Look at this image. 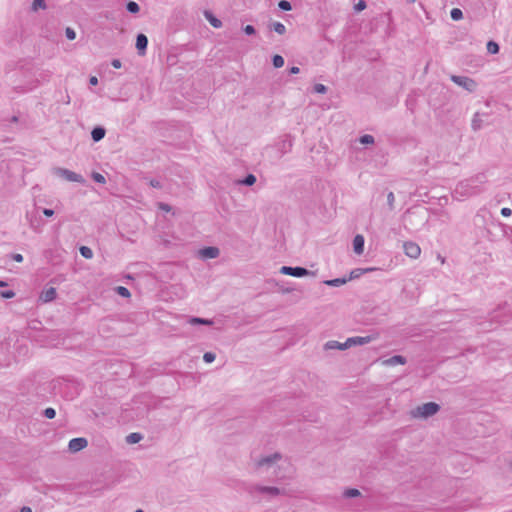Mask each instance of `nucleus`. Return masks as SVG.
<instances>
[{
  "label": "nucleus",
  "instance_id": "obj_1",
  "mask_svg": "<svg viewBox=\"0 0 512 512\" xmlns=\"http://www.w3.org/2000/svg\"><path fill=\"white\" fill-rule=\"evenodd\" d=\"M473 182L484 184L486 182V176L484 174H478L459 182L454 189V197L458 200H462L463 198L480 193L479 185H474Z\"/></svg>",
  "mask_w": 512,
  "mask_h": 512
},
{
  "label": "nucleus",
  "instance_id": "obj_2",
  "mask_svg": "<svg viewBox=\"0 0 512 512\" xmlns=\"http://www.w3.org/2000/svg\"><path fill=\"white\" fill-rule=\"evenodd\" d=\"M282 455L278 452H275L270 455L262 456L255 460L254 466L258 473H261L263 469L274 468V473L278 479L284 478V476H280L276 472V466L279 468L278 463L282 460Z\"/></svg>",
  "mask_w": 512,
  "mask_h": 512
},
{
  "label": "nucleus",
  "instance_id": "obj_3",
  "mask_svg": "<svg viewBox=\"0 0 512 512\" xmlns=\"http://www.w3.org/2000/svg\"><path fill=\"white\" fill-rule=\"evenodd\" d=\"M246 491L251 496L265 495L269 498L285 494V490L283 489H280L275 486H264L260 484H250L249 486H247Z\"/></svg>",
  "mask_w": 512,
  "mask_h": 512
},
{
  "label": "nucleus",
  "instance_id": "obj_4",
  "mask_svg": "<svg viewBox=\"0 0 512 512\" xmlns=\"http://www.w3.org/2000/svg\"><path fill=\"white\" fill-rule=\"evenodd\" d=\"M440 410V406L435 402H427L412 411V416L415 418L426 419L435 415Z\"/></svg>",
  "mask_w": 512,
  "mask_h": 512
},
{
  "label": "nucleus",
  "instance_id": "obj_5",
  "mask_svg": "<svg viewBox=\"0 0 512 512\" xmlns=\"http://www.w3.org/2000/svg\"><path fill=\"white\" fill-rule=\"evenodd\" d=\"M280 273L281 274H284V275H289V276H293V277H305V276H315L316 273L314 271H310L304 267H300V266H296V267H291V266H282L280 268Z\"/></svg>",
  "mask_w": 512,
  "mask_h": 512
},
{
  "label": "nucleus",
  "instance_id": "obj_6",
  "mask_svg": "<svg viewBox=\"0 0 512 512\" xmlns=\"http://www.w3.org/2000/svg\"><path fill=\"white\" fill-rule=\"evenodd\" d=\"M53 174L65 179L69 182H77V183H84L85 180L82 175L77 174L71 170H68L66 168H60L56 167L53 169Z\"/></svg>",
  "mask_w": 512,
  "mask_h": 512
},
{
  "label": "nucleus",
  "instance_id": "obj_7",
  "mask_svg": "<svg viewBox=\"0 0 512 512\" xmlns=\"http://www.w3.org/2000/svg\"><path fill=\"white\" fill-rule=\"evenodd\" d=\"M450 79L452 82L467 90L468 92H474L476 90L477 83L469 77L452 75Z\"/></svg>",
  "mask_w": 512,
  "mask_h": 512
},
{
  "label": "nucleus",
  "instance_id": "obj_8",
  "mask_svg": "<svg viewBox=\"0 0 512 512\" xmlns=\"http://www.w3.org/2000/svg\"><path fill=\"white\" fill-rule=\"evenodd\" d=\"M404 253L406 256L417 259L421 254V248L420 246L413 242V241H407L403 244Z\"/></svg>",
  "mask_w": 512,
  "mask_h": 512
},
{
  "label": "nucleus",
  "instance_id": "obj_9",
  "mask_svg": "<svg viewBox=\"0 0 512 512\" xmlns=\"http://www.w3.org/2000/svg\"><path fill=\"white\" fill-rule=\"evenodd\" d=\"M88 445V441L86 438L78 437L73 438L69 441L68 448L69 451L72 453H76L78 451H81L82 449L86 448Z\"/></svg>",
  "mask_w": 512,
  "mask_h": 512
},
{
  "label": "nucleus",
  "instance_id": "obj_10",
  "mask_svg": "<svg viewBox=\"0 0 512 512\" xmlns=\"http://www.w3.org/2000/svg\"><path fill=\"white\" fill-rule=\"evenodd\" d=\"M374 339V337L372 336H356V337H350L346 340V347H353V346H357V345H365V344H368L370 343L372 340Z\"/></svg>",
  "mask_w": 512,
  "mask_h": 512
},
{
  "label": "nucleus",
  "instance_id": "obj_11",
  "mask_svg": "<svg viewBox=\"0 0 512 512\" xmlns=\"http://www.w3.org/2000/svg\"><path fill=\"white\" fill-rule=\"evenodd\" d=\"M220 254V250L217 247H205L199 250V255L203 259H214Z\"/></svg>",
  "mask_w": 512,
  "mask_h": 512
},
{
  "label": "nucleus",
  "instance_id": "obj_12",
  "mask_svg": "<svg viewBox=\"0 0 512 512\" xmlns=\"http://www.w3.org/2000/svg\"><path fill=\"white\" fill-rule=\"evenodd\" d=\"M148 45V38L146 35L140 33L136 37V48L139 55H144Z\"/></svg>",
  "mask_w": 512,
  "mask_h": 512
},
{
  "label": "nucleus",
  "instance_id": "obj_13",
  "mask_svg": "<svg viewBox=\"0 0 512 512\" xmlns=\"http://www.w3.org/2000/svg\"><path fill=\"white\" fill-rule=\"evenodd\" d=\"M57 292L53 287L47 288L40 294V300L44 303L53 301L56 298Z\"/></svg>",
  "mask_w": 512,
  "mask_h": 512
},
{
  "label": "nucleus",
  "instance_id": "obj_14",
  "mask_svg": "<svg viewBox=\"0 0 512 512\" xmlns=\"http://www.w3.org/2000/svg\"><path fill=\"white\" fill-rule=\"evenodd\" d=\"M365 239L362 235L357 234L353 239V249L358 255H361L364 251Z\"/></svg>",
  "mask_w": 512,
  "mask_h": 512
},
{
  "label": "nucleus",
  "instance_id": "obj_15",
  "mask_svg": "<svg viewBox=\"0 0 512 512\" xmlns=\"http://www.w3.org/2000/svg\"><path fill=\"white\" fill-rule=\"evenodd\" d=\"M405 363L406 358L401 355H395L383 361L386 366L404 365Z\"/></svg>",
  "mask_w": 512,
  "mask_h": 512
},
{
  "label": "nucleus",
  "instance_id": "obj_16",
  "mask_svg": "<svg viewBox=\"0 0 512 512\" xmlns=\"http://www.w3.org/2000/svg\"><path fill=\"white\" fill-rule=\"evenodd\" d=\"M324 348H325V350H334V349L345 350V349H348L349 347H346V341L341 343V342H338L335 340H331V341H328L325 343Z\"/></svg>",
  "mask_w": 512,
  "mask_h": 512
},
{
  "label": "nucleus",
  "instance_id": "obj_17",
  "mask_svg": "<svg viewBox=\"0 0 512 512\" xmlns=\"http://www.w3.org/2000/svg\"><path fill=\"white\" fill-rule=\"evenodd\" d=\"M105 133H106V131L103 127H95V128H93V130L91 132V137H92L93 141L99 142L100 140H102L105 137Z\"/></svg>",
  "mask_w": 512,
  "mask_h": 512
},
{
  "label": "nucleus",
  "instance_id": "obj_18",
  "mask_svg": "<svg viewBox=\"0 0 512 512\" xmlns=\"http://www.w3.org/2000/svg\"><path fill=\"white\" fill-rule=\"evenodd\" d=\"M204 16L206 20L214 27L220 28L222 26V22L216 18L210 11H205Z\"/></svg>",
  "mask_w": 512,
  "mask_h": 512
},
{
  "label": "nucleus",
  "instance_id": "obj_19",
  "mask_svg": "<svg viewBox=\"0 0 512 512\" xmlns=\"http://www.w3.org/2000/svg\"><path fill=\"white\" fill-rule=\"evenodd\" d=\"M348 280L349 279L342 277V278H335V279H331V280H325L323 283L325 285L332 286V287H340V286L346 284Z\"/></svg>",
  "mask_w": 512,
  "mask_h": 512
},
{
  "label": "nucleus",
  "instance_id": "obj_20",
  "mask_svg": "<svg viewBox=\"0 0 512 512\" xmlns=\"http://www.w3.org/2000/svg\"><path fill=\"white\" fill-rule=\"evenodd\" d=\"M482 119L479 113H475L472 119L471 127L474 131L480 130L482 128Z\"/></svg>",
  "mask_w": 512,
  "mask_h": 512
},
{
  "label": "nucleus",
  "instance_id": "obj_21",
  "mask_svg": "<svg viewBox=\"0 0 512 512\" xmlns=\"http://www.w3.org/2000/svg\"><path fill=\"white\" fill-rule=\"evenodd\" d=\"M142 439H143L142 434L134 432V433H130L126 437V442L129 444H136V443L140 442Z\"/></svg>",
  "mask_w": 512,
  "mask_h": 512
},
{
  "label": "nucleus",
  "instance_id": "obj_22",
  "mask_svg": "<svg viewBox=\"0 0 512 512\" xmlns=\"http://www.w3.org/2000/svg\"><path fill=\"white\" fill-rule=\"evenodd\" d=\"M270 29L278 33L279 35H283L286 32V27L281 22H273L270 25Z\"/></svg>",
  "mask_w": 512,
  "mask_h": 512
},
{
  "label": "nucleus",
  "instance_id": "obj_23",
  "mask_svg": "<svg viewBox=\"0 0 512 512\" xmlns=\"http://www.w3.org/2000/svg\"><path fill=\"white\" fill-rule=\"evenodd\" d=\"M256 182V176L253 174H248L243 180L239 181L240 184L246 186H252Z\"/></svg>",
  "mask_w": 512,
  "mask_h": 512
},
{
  "label": "nucleus",
  "instance_id": "obj_24",
  "mask_svg": "<svg viewBox=\"0 0 512 512\" xmlns=\"http://www.w3.org/2000/svg\"><path fill=\"white\" fill-rule=\"evenodd\" d=\"M126 9L128 12H130L132 14H136L139 12L140 7H139L138 3L134 2V1H129L126 5Z\"/></svg>",
  "mask_w": 512,
  "mask_h": 512
},
{
  "label": "nucleus",
  "instance_id": "obj_25",
  "mask_svg": "<svg viewBox=\"0 0 512 512\" xmlns=\"http://www.w3.org/2000/svg\"><path fill=\"white\" fill-rule=\"evenodd\" d=\"M79 251L80 254L86 259H91L93 257L92 249L87 246H81Z\"/></svg>",
  "mask_w": 512,
  "mask_h": 512
},
{
  "label": "nucleus",
  "instance_id": "obj_26",
  "mask_svg": "<svg viewBox=\"0 0 512 512\" xmlns=\"http://www.w3.org/2000/svg\"><path fill=\"white\" fill-rule=\"evenodd\" d=\"M360 495H361L360 491L355 488H349L344 491V497H346V498H355Z\"/></svg>",
  "mask_w": 512,
  "mask_h": 512
},
{
  "label": "nucleus",
  "instance_id": "obj_27",
  "mask_svg": "<svg viewBox=\"0 0 512 512\" xmlns=\"http://www.w3.org/2000/svg\"><path fill=\"white\" fill-rule=\"evenodd\" d=\"M450 16L454 21H459L463 18V12L459 8H453L450 12Z\"/></svg>",
  "mask_w": 512,
  "mask_h": 512
},
{
  "label": "nucleus",
  "instance_id": "obj_28",
  "mask_svg": "<svg viewBox=\"0 0 512 512\" xmlns=\"http://www.w3.org/2000/svg\"><path fill=\"white\" fill-rule=\"evenodd\" d=\"M359 142L361 144H364V145H369V144H373L375 142L374 140V137L370 134H365V135H362L360 138H359Z\"/></svg>",
  "mask_w": 512,
  "mask_h": 512
},
{
  "label": "nucleus",
  "instance_id": "obj_29",
  "mask_svg": "<svg viewBox=\"0 0 512 512\" xmlns=\"http://www.w3.org/2000/svg\"><path fill=\"white\" fill-rule=\"evenodd\" d=\"M115 291L117 292L118 295L125 297V298H128L131 296L130 291L124 286H117L115 288Z\"/></svg>",
  "mask_w": 512,
  "mask_h": 512
},
{
  "label": "nucleus",
  "instance_id": "obj_30",
  "mask_svg": "<svg viewBox=\"0 0 512 512\" xmlns=\"http://www.w3.org/2000/svg\"><path fill=\"white\" fill-rule=\"evenodd\" d=\"M487 50L491 54H496L499 51V45L494 41H489L487 43Z\"/></svg>",
  "mask_w": 512,
  "mask_h": 512
},
{
  "label": "nucleus",
  "instance_id": "obj_31",
  "mask_svg": "<svg viewBox=\"0 0 512 512\" xmlns=\"http://www.w3.org/2000/svg\"><path fill=\"white\" fill-rule=\"evenodd\" d=\"M272 62L275 68H281L284 65V58L281 55H275Z\"/></svg>",
  "mask_w": 512,
  "mask_h": 512
},
{
  "label": "nucleus",
  "instance_id": "obj_32",
  "mask_svg": "<svg viewBox=\"0 0 512 512\" xmlns=\"http://www.w3.org/2000/svg\"><path fill=\"white\" fill-rule=\"evenodd\" d=\"M39 8L40 9H45L46 8L45 0H33L32 9L36 11Z\"/></svg>",
  "mask_w": 512,
  "mask_h": 512
},
{
  "label": "nucleus",
  "instance_id": "obj_33",
  "mask_svg": "<svg viewBox=\"0 0 512 512\" xmlns=\"http://www.w3.org/2000/svg\"><path fill=\"white\" fill-rule=\"evenodd\" d=\"M43 415L47 419H53L56 416V411L54 408L48 407L43 411Z\"/></svg>",
  "mask_w": 512,
  "mask_h": 512
},
{
  "label": "nucleus",
  "instance_id": "obj_34",
  "mask_svg": "<svg viewBox=\"0 0 512 512\" xmlns=\"http://www.w3.org/2000/svg\"><path fill=\"white\" fill-rule=\"evenodd\" d=\"M278 7L284 11H290L292 9L291 3L286 0H281L278 3Z\"/></svg>",
  "mask_w": 512,
  "mask_h": 512
},
{
  "label": "nucleus",
  "instance_id": "obj_35",
  "mask_svg": "<svg viewBox=\"0 0 512 512\" xmlns=\"http://www.w3.org/2000/svg\"><path fill=\"white\" fill-rule=\"evenodd\" d=\"M92 178L97 183H100V184L106 183L105 177L102 174L98 173V172H94L92 174Z\"/></svg>",
  "mask_w": 512,
  "mask_h": 512
},
{
  "label": "nucleus",
  "instance_id": "obj_36",
  "mask_svg": "<svg viewBox=\"0 0 512 512\" xmlns=\"http://www.w3.org/2000/svg\"><path fill=\"white\" fill-rule=\"evenodd\" d=\"M215 358H216V355L212 352H206L203 355V360L206 363H212L215 360Z\"/></svg>",
  "mask_w": 512,
  "mask_h": 512
},
{
  "label": "nucleus",
  "instance_id": "obj_37",
  "mask_svg": "<svg viewBox=\"0 0 512 512\" xmlns=\"http://www.w3.org/2000/svg\"><path fill=\"white\" fill-rule=\"evenodd\" d=\"M394 201H395L394 193L393 192H389L387 194V203H388V206H389L390 210L394 209Z\"/></svg>",
  "mask_w": 512,
  "mask_h": 512
},
{
  "label": "nucleus",
  "instance_id": "obj_38",
  "mask_svg": "<svg viewBox=\"0 0 512 512\" xmlns=\"http://www.w3.org/2000/svg\"><path fill=\"white\" fill-rule=\"evenodd\" d=\"M313 89L316 93L320 94H324L327 92V87L323 84H315Z\"/></svg>",
  "mask_w": 512,
  "mask_h": 512
},
{
  "label": "nucleus",
  "instance_id": "obj_39",
  "mask_svg": "<svg viewBox=\"0 0 512 512\" xmlns=\"http://www.w3.org/2000/svg\"><path fill=\"white\" fill-rule=\"evenodd\" d=\"M65 35H66L67 39H69V40H74L76 38L75 31L70 27L66 28Z\"/></svg>",
  "mask_w": 512,
  "mask_h": 512
},
{
  "label": "nucleus",
  "instance_id": "obj_40",
  "mask_svg": "<svg viewBox=\"0 0 512 512\" xmlns=\"http://www.w3.org/2000/svg\"><path fill=\"white\" fill-rule=\"evenodd\" d=\"M188 323L191 325H198V324L203 325L204 321H203V318L191 317L188 319Z\"/></svg>",
  "mask_w": 512,
  "mask_h": 512
},
{
  "label": "nucleus",
  "instance_id": "obj_41",
  "mask_svg": "<svg viewBox=\"0 0 512 512\" xmlns=\"http://www.w3.org/2000/svg\"><path fill=\"white\" fill-rule=\"evenodd\" d=\"M1 296L5 299H11L15 296V293L12 290H7L4 292H1Z\"/></svg>",
  "mask_w": 512,
  "mask_h": 512
},
{
  "label": "nucleus",
  "instance_id": "obj_42",
  "mask_svg": "<svg viewBox=\"0 0 512 512\" xmlns=\"http://www.w3.org/2000/svg\"><path fill=\"white\" fill-rule=\"evenodd\" d=\"M243 31L247 34V35H253L255 34V28L252 26V25H246L244 28H243Z\"/></svg>",
  "mask_w": 512,
  "mask_h": 512
},
{
  "label": "nucleus",
  "instance_id": "obj_43",
  "mask_svg": "<svg viewBox=\"0 0 512 512\" xmlns=\"http://www.w3.org/2000/svg\"><path fill=\"white\" fill-rule=\"evenodd\" d=\"M366 8V2L364 0H360L356 5H355V10L356 11H362Z\"/></svg>",
  "mask_w": 512,
  "mask_h": 512
},
{
  "label": "nucleus",
  "instance_id": "obj_44",
  "mask_svg": "<svg viewBox=\"0 0 512 512\" xmlns=\"http://www.w3.org/2000/svg\"><path fill=\"white\" fill-rule=\"evenodd\" d=\"M149 184H150V186H151V187H153V188H162V184H161V182H160L159 180H156V179H151V180L149 181Z\"/></svg>",
  "mask_w": 512,
  "mask_h": 512
},
{
  "label": "nucleus",
  "instance_id": "obj_45",
  "mask_svg": "<svg viewBox=\"0 0 512 512\" xmlns=\"http://www.w3.org/2000/svg\"><path fill=\"white\" fill-rule=\"evenodd\" d=\"M158 207H159V209H161V210H163V211H165V212H169V211H171V207H170V205H168V204H166V203H162V202H160V203L158 204Z\"/></svg>",
  "mask_w": 512,
  "mask_h": 512
},
{
  "label": "nucleus",
  "instance_id": "obj_46",
  "mask_svg": "<svg viewBox=\"0 0 512 512\" xmlns=\"http://www.w3.org/2000/svg\"><path fill=\"white\" fill-rule=\"evenodd\" d=\"M512 214V210L510 208L504 207L501 209V215L504 217H509Z\"/></svg>",
  "mask_w": 512,
  "mask_h": 512
},
{
  "label": "nucleus",
  "instance_id": "obj_47",
  "mask_svg": "<svg viewBox=\"0 0 512 512\" xmlns=\"http://www.w3.org/2000/svg\"><path fill=\"white\" fill-rule=\"evenodd\" d=\"M111 65L115 68V69H119L121 68L122 66V63L119 59H113L112 62H111Z\"/></svg>",
  "mask_w": 512,
  "mask_h": 512
},
{
  "label": "nucleus",
  "instance_id": "obj_48",
  "mask_svg": "<svg viewBox=\"0 0 512 512\" xmlns=\"http://www.w3.org/2000/svg\"><path fill=\"white\" fill-rule=\"evenodd\" d=\"M12 259L18 263L23 261V256L19 253H15L12 255Z\"/></svg>",
  "mask_w": 512,
  "mask_h": 512
},
{
  "label": "nucleus",
  "instance_id": "obj_49",
  "mask_svg": "<svg viewBox=\"0 0 512 512\" xmlns=\"http://www.w3.org/2000/svg\"><path fill=\"white\" fill-rule=\"evenodd\" d=\"M42 212L47 217H52L54 215V211L52 209L44 208Z\"/></svg>",
  "mask_w": 512,
  "mask_h": 512
},
{
  "label": "nucleus",
  "instance_id": "obj_50",
  "mask_svg": "<svg viewBox=\"0 0 512 512\" xmlns=\"http://www.w3.org/2000/svg\"><path fill=\"white\" fill-rule=\"evenodd\" d=\"M89 83L93 86L97 85L98 84V79L96 76H91L90 79H89Z\"/></svg>",
  "mask_w": 512,
  "mask_h": 512
},
{
  "label": "nucleus",
  "instance_id": "obj_51",
  "mask_svg": "<svg viewBox=\"0 0 512 512\" xmlns=\"http://www.w3.org/2000/svg\"><path fill=\"white\" fill-rule=\"evenodd\" d=\"M289 72L291 74H298L300 72V69L297 66H293V67L290 68Z\"/></svg>",
  "mask_w": 512,
  "mask_h": 512
},
{
  "label": "nucleus",
  "instance_id": "obj_52",
  "mask_svg": "<svg viewBox=\"0 0 512 512\" xmlns=\"http://www.w3.org/2000/svg\"><path fill=\"white\" fill-rule=\"evenodd\" d=\"M203 321H204L203 325H208V326H210V325H212V324H213V321H212V320H210V319H205V318H203Z\"/></svg>",
  "mask_w": 512,
  "mask_h": 512
},
{
  "label": "nucleus",
  "instance_id": "obj_53",
  "mask_svg": "<svg viewBox=\"0 0 512 512\" xmlns=\"http://www.w3.org/2000/svg\"><path fill=\"white\" fill-rule=\"evenodd\" d=\"M20 512H32V509L30 507L24 506L21 508Z\"/></svg>",
  "mask_w": 512,
  "mask_h": 512
},
{
  "label": "nucleus",
  "instance_id": "obj_54",
  "mask_svg": "<svg viewBox=\"0 0 512 512\" xmlns=\"http://www.w3.org/2000/svg\"><path fill=\"white\" fill-rule=\"evenodd\" d=\"M358 275H359V274L357 273V271H356V270H354V271H352V272H351V275H350V278H349V279L356 278V277H358Z\"/></svg>",
  "mask_w": 512,
  "mask_h": 512
},
{
  "label": "nucleus",
  "instance_id": "obj_55",
  "mask_svg": "<svg viewBox=\"0 0 512 512\" xmlns=\"http://www.w3.org/2000/svg\"><path fill=\"white\" fill-rule=\"evenodd\" d=\"M438 260L443 264L445 262V258L443 256H441L440 254H438L437 256Z\"/></svg>",
  "mask_w": 512,
  "mask_h": 512
},
{
  "label": "nucleus",
  "instance_id": "obj_56",
  "mask_svg": "<svg viewBox=\"0 0 512 512\" xmlns=\"http://www.w3.org/2000/svg\"><path fill=\"white\" fill-rule=\"evenodd\" d=\"M474 185H479L480 192L482 191L483 184H479L478 182H473Z\"/></svg>",
  "mask_w": 512,
  "mask_h": 512
},
{
  "label": "nucleus",
  "instance_id": "obj_57",
  "mask_svg": "<svg viewBox=\"0 0 512 512\" xmlns=\"http://www.w3.org/2000/svg\"><path fill=\"white\" fill-rule=\"evenodd\" d=\"M6 285H7V283H6V282H4V281L0 280V287H4V286H6Z\"/></svg>",
  "mask_w": 512,
  "mask_h": 512
},
{
  "label": "nucleus",
  "instance_id": "obj_58",
  "mask_svg": "<svg viewBox=\"0 0 512 512\" xmlns=\"http://www.w3.org/2000/svg\"><path fill=\"white\" fill-rule=\"evenodd\" d=\"M372 270H374V268H368V269H365L364 272L372 271Z\"/></svg>",
  "mask_w": 512,
  "mask_h": 512
},
{
  "label": "nucleus",
  "instance_id": "obj_59",
  "mask_svg": "<svg viewBox=\"0 0 512 512\" xmlns=\"http://www.w3.org/2000/svg\"><path fill=\"white\" fill-rule=\"evenodd\" d=\"M291 290L290 289H285L283 290V293H289Z\"/></svg>",
  "mask_w": 512,
  "mask_h": 512
},
{
  "label": "nucleus",
  "instance_id": "obj_60",
  "mask_svg": "<svg viewBox=\"0 0 512 512\" xmlns=\"http://www.w3.org/2000/svg\"><path fill=\"white\" fill-rule=\"evenodd\" d=\"M416 0H407L408 3H414Z\"/></svg>",
  "mask_w": 512,
  "mask_h": 512
},
{
  "label": "nucleus",
  "instance_id": "obj_61",
  "mask_svg": "<svg viewBox=\"0 0 512 512\" xmlns=\"http://www.w3.org/2000/svg\"><path fill=\"white\" fill-rule=\"evenodd\" d=\"M135 512H143V510H141V509H137Z\"/></svg>",
  "mask_w": 512,
  "mask_h": 512
}]
</instances>
